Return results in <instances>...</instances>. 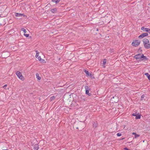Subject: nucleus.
I'll return each instance as SVG.
<instances>
[{"label": "nucleus", "mask_w": 150, "mask_h": 150, "mask_svg": "<svg viewBox=\"0 0 150 150\" xmlns=\"http://www.w3.org/2000/svg\"><path fill=\"white\" fill-rule=\"evenodd\" d=\"M97 31L98 30V29H97Z\"/></svg>", "instance_id": "nucleus-30"}, {"label": "nucleus", "mask_w": 150, "mask_h": 150, "mask_svg": "<svg viewBox=\"0 0 150 150\" xmlns=\"http://www.w3.org/2000/svg\"><path fill=\"white\" fill-rule=\"evenodd\" d=\"M137 115V114H136V113H133L132 115L133 116L136 117V116Z\"/></svg>", "instance_id": "nucleus-25"}, {"label": "nucleus", "mask_w": 150, "mask_h": 150, "mask_svg": "<svg viewBox=\"0 0 150 150\" xmlns=\"http://www.w3.org/2000/svg\"><path fill=\"white\" fill-rule=\"evenodd\" d=\"M7 86V84H5V85H4L3 87L4 88H5L6 87V86Z\"/></svg>", "instance_id": "nucleus-26"}, {"label": "nucleus", "mask_w": 150, "mask_h": 150, "mask_svg": "<svg viewBox=\"0 0 150 150\" xmlns=\"http://www.w3.org/2000/svg\"><path fill=\"white\" fill-rule=\"evenodd\" d=\"M55 98V97L54 96H53L51 97L50 98V100H54Z\"/></svg>", "instance_id": "nucleus-21"}, {"label": "nucleus", "mask_w": 150, "mask_h": 150, "mask_svg": "<svg viewBox=\"0 0 150 150\" xmlns=\"http://www.w3.org/2000/svg\"><path fill=\"white\" fill-rule=\"evenodd\" d=\"M143 42L144 47L146 49L150 48V44L149 40L147 39H144L143 40Z\"/></svg>", "instance_id": "nucleus-1"}, {"label": "nucleus", "mask_w": 150, "mask_h": 150, "mask_svg": "<svg viewBox=\"0 0 150 150\" xmlns=\"http://www.w3.org/2000/svg\"><path fill=\"white\" fill-rule=\"evenodd\" d=\"M2 150H8L7 149H3Z\"/></svg>", "instance_id": "nucleus-29"}, {"label": "nucleus", "mask_w": 150, "mask_h": 150, "mask_svg": "<svg viewBox=\"0 0 150 150\" xmlns=\"http://www.w3.org/2000/svg\"><path fill=\"white\" fill-rule=\"evenodd\" d=\"M117 135L118 137H120V136H121L122 135V134H121V133H118L117 134Z\"/></svg>", "instance_id": "nucleus-22"}, {"label": "nucleus", "mask_w": 150, "mask_h": 150, "mask_svg": "<svg viewBox=\"0 0 150 150\" xmlns=\"http://www.w3.org/2000/svg\"><path fill=\"white\" fill-rule=\"evenodd\" d=\"M85 89L86 91V94L88 96H90L91 94L89 93L90 88L88 86H86L85 87Z\"/></svg>", "instance_id": "nucleus-5"}, {"label": "nucleus", "mask_w": 150, "mask_h": 150, "mask_svg": "<svg viewBox=\"0 0 150 150\" xmlns=\"http://www.w3.org/2000/svg\"><path fill=\"white\" fill-rule=\"evenodd\" d=\"M141 29L144 31L150 33V29L148 28H145L144 27H142Z\"/></svg>", "instance_id": "nucleus-6"}, {"label": "nucleus", "mask_w": 150, "mask_h": 150, "mask_svg": "<svg viewBox=\"0 0 150 150\" xmlns=\"http://www.w3.org/2000/svg\"><path fill=\"white\" fill-rule=\"evenodd\" d=\"M140 43V41L139 40H135L132 43V45L133 46L136 47L139 45Z\"/></svg>", "instance_id": "nucleus-4"}, {"label": "nucleus", "mask_w": 150, "mask_h": 150, "mask_svg": "<svg viewBox=\"0 0 150 150\" xmlns=\"http://www.w3.org/2000/svg\"><path fill=\"white\" fill-rule=\"evenodd\" d=\"M57 9L56 8H55L53 9H52L50 11L51 12L53 13H55L57 12Z\"/></svg>", "instance_id": "nucleus-9"}, {"label": "nucleus", "mask_w": 150, "mask_h": 150, "mask_svg": "<svg viewBox=\"0 0 150 150\" xmlns=\"http://www.w3.org/2000/svg\"><path fill=\"white\" fill-rule=\"evenodd\" d=\"M144 97H145V96H144V95H142L141 96V100H142L144 98Z\"/></svg>", "instance_id": "nucleus-24"}, {"label": "nucleus", "mask_w": 150, "mask_h": 150, "mask_svg": "<svg viewBox=\"0 0 150 150\" xmlns=\"http://www.w3.org/2000/svg\"><path fill=\"white\" fill-rule=\"evenodd\" d=\"M103 64L104 65H105V64L106 63V59H103Z\"/></svg>", "instance_id": "nucleus-20"}, {"label": "nucleus", "mask_w": 150, "mask_h": 150, "mask_svg": "<svg viewBox=\"0 0 150 150\" xmlns=\"http://www.w3.org/2000/svg\"><path fill=\"white\" fill-rule=\"evenodd\" d=\"M24 35L25 36V37H28L29 36V34H25V33L24 34Z\"/></svg>", "instance_id": "nucleus-23"}, {"label": "nucleus", "mask_w": 150, "mask_h": 150, "mask_svg": "<svg viewBox=\"0 0 150 150\" xmlns=\"http://www.w3.org/2000/svg\"><path fill=\"white\" fill-rule=\"evenodd\" d=\"M144 75L147 76V77L148 78V79L150 81V75L148 73H145L144 74Z\"/></svg>", "instance_id": "nucleus-14"}, {"label": "nucleus", "mask_w": 150, "mask_h": 150, "mask_svg": "<svg viewBox=\"0 0 150 150\" xmlns=\"http://www.w3.org/2000/svg\"><path fill=\"white\" fill-rule=\"evenodd\" d=\"M16 74L20 79L22 81H23L24 80V77L22 76V73L19 71H17L16 73Z\"/></svg>", "instance_id": "nucleus-3"}, {"label": "nucleus", "mask_w": 150, "mask_h": 150, "mask_svg": "<svg viewBox=\"0 0 150 150\" xmlns=\"http://www.w3.org/2000/svg\"><path fill=\"white\" fill-rule=\"evenodd\" d=\"M132 134L134 135V138H137L140 136V135H139L137 134L135 132H133L132 133Z\"/></svg>", "instance_id": "nucleus-11"}, {"label": "nucleus", "mask_w": 150, "mask_h": 150, "mask_svg": "<svg viewBox=\"0 0 150 150\" xmlns=\"http://www.w3.org/2000/svg\"><path fill=\"white\" fill-rule=\"evenodd\" d=\"M148 35L147 33H144L140 35L139 36V38H143L145 36H148Z\"/></svg>", "instance_id": "nucleus-7"}, {"label": "nucleus", "mask_w": 150, "mask_h": 150, "mask_svg": "<svg viewBox=\"0 0 150 150\" xmlns=\"http://www.w3.org/2000/svg\"><path fill=\"white\" fill-rule=\"evenodd\" d=\"M15 16L16 17H21L23 16H24V15L23 14L16 13H15Z\"/></svg>", "instance_id": "nucleus-8"}, {"label": "nucleus", "mask_w": 150, "mask_h": 150, "mask_svg": "<svg viewBox=\"0 0 150 150\" xmlns=\"http://www.w3.org/2000/svg\"><path fill=\"white\" fill-rule=\"evenodd\" d=\"M36 78L38 80H40L41 79V77L39 76V74L38 73H36Z\"/></svg>", "instance_id": "nucleus-15"}, {"label": "nucleus", "mask_w": 150, "mask_h": 150, "mask_svg": "<svg viewBox=\"0 0 150 150\" xmlns=\"http://www.w3.org/2000/svg\"><path fill=\"white\" fill-rule=\"evenodd\" d=\"M84 72L86 74V75H87V76H91V74L89 73L88 71L86 70H85Z\"/></svg>", "instance_id": "nucleus-12"}, {"label": "nucleus", "mask_w": 150, "mask_h": 150, "mask_svg": "<svg viewBox=\"0 0 150 150\" xmlns=\"http://www.w3.org/2000/svg\"><path fill=\"white\" fill-rule=\"evenodd\" d=\"M124 149L126 150H129L127 148H124Z\"/></svg>", "instance_id": "nucleus-28"}, {"label": "nucleus", "mask_w": 150, "mask_h": 150, "mask_svg": "<svg viewBox=\"0 0 150 150\" xmlns=\"http://www.w3.org/2000/svg\"><path fill=\"white\" fill-rule=\"evenodd\" d=\"M35 52L36 53V54L35 55V57L36 58H37L39 56V52L37 50L35 51Z\"/></svg>", "instance_id": "nucleus-16"}, {"label": "nucleus", "mask_w": 150, "mask_h": 150, "mask_svg": "<svg viewBox=\"0 0 150 150\" xmlns=\"http://www.w3.org/2000/svg\"><path fill=\"white\" fill-rule=\"evenodd\" d=\"M39 149V146L38 144H36L34 146V150H38Z\"/></svg>", "instance_id": "nucleus-10"}, {"label": "nucleus", "mask_w": 150, "mask_h": 150, "mask_svg": "<svg viewBox=\"0 0 150 150\" xmlns=\"http://www.w3.org/2000/svg\"><path fill=\"white\" fill-rule=\"evenodd\" d=\"M134 57L137 59H142V60L147 59L146 57V56H144L143 54H139L136 55Z\"/></svg>", "instance_id": "nucleus-2"}, {"label": "nucleus", "mask_w": 150, "mask_h": 150, "mask_svg": "<svg viewBox=\"0 0 150 150\" xmlns=\"http://www.w3.org/2000/svg\"><path fill=\"white\" fill-rule=\"evenodd\" d=\"M21 31H23L24 32V33H25L26 32V30L24 28H21Z\"/></svg>", "instance_id": "nucleus-19"}, {"label": "nucleus", "mask_w": 150, "mask_h": 150, "mask_svg": "<svg viewBox=\"0 0 150 150\" xmlns=\"http://www.w3.org/2000/svg\"><path fill=\"white\" fill-rule=\"evenodd\" d=\"M37 58L39 61H40L41 62H43V61H45L44 59H41L40 56H39Z\"/></svg>", "instance_id": "nucleus-13"}, {"label": "nucleus", "mask_w": 150, "mask_h": 150, "mask_svg": "<svg viewBox=\"0 0 150 150\" xmlns=\"http://www.w3.org/2000/svg\"><path fill=\"white\" fill-rule=\"evenodd\" d=\"M91 77L92 78H94V77L91 74Z\"/></svg>", "instance_id": "nucleus-27"}, {"label": "nucleus", "mask_w": 150, "mask_h": 150, "mask_svg": "<svg viewBox=\"0 0 150 150\" xmlns=\"http://www.w3.org/2000/svg\"><path fill=\"white\" fill-rule=\"evenodd\" d=\"M52 1L54 2L57 3L60 1V0H52Z\"/></svg>", "instance_id": "nucleus-18"}, {"label": "nucleus", "mask_w": 150, "mask_h": 150, "mask_svg": "<svg viewBox=\"0 0 150 150\" xmlns=\"http://www.w3.org/2000/svg\"><path fill=\"white\" fill-rule=\"evenodd\" d=\"M141 117V115H140L137 114L136 115V119H140Z\"/></svg>", "instance_id": "nucleus-17"}]
</instances>
